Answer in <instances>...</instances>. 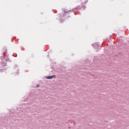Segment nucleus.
<instances>
[{"mask_svg": "<svg viewBox=\"0 0 129 129\" xmlns=\"http://www.w3.org/2000/svg\"><path fill=\"white\" fill-rule=\"evenodd\" d=\"M55 77V76H49L48 77H46V78L47 79H52Z\"/></svg>", "mask_w": 129, "mask_h": 129, "instance_id": "nucleus-1", "label": "nucleus"}]
</instances>
